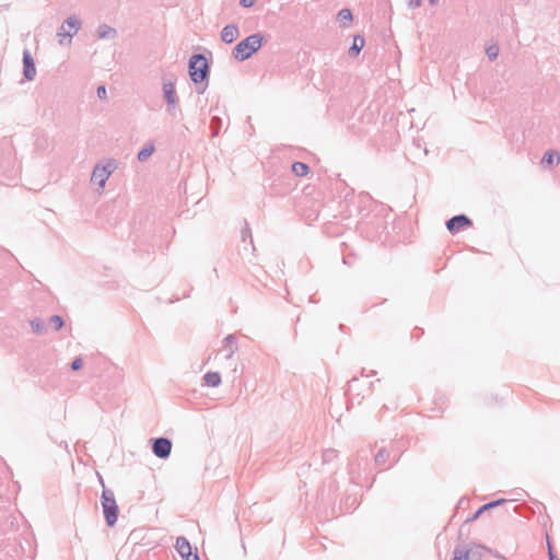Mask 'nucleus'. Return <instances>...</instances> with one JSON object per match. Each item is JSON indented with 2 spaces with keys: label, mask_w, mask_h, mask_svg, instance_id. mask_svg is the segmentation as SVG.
<instances>
[{
  "label": "nucleus",
  "mask_w": 560,
  "mask_h": 560,
  "mask_svg": "<svg viewBox=\"0 0 560 560\" xmlns=\"http://www.w3.org/2000/svg\"><path fill=\"white\" fill-rule=\"evenodd\" d=\"M101 503L105 516L106 524L114 526L118 517V505L116 503L115 494L110 489H103Z\"/></svg>",
  "instance_id": "obj_1"
},
{
  "label": "nucleus",
  "mask_w": 560,
  "mask_h": 560,
  "mask_svg": "<svg viewBox=\"0 0 560 560\" xmlns=\"http://www.w3.org/2000/svg\"><path fill=\"white\" fill-rule=\"evenodd\" d=\"M262 38L257 35H250L244 40L240 42L234 48V57L238 60L249 58L261 46Z\"/></svg>",
  "instance_id": "obj_2"
},
{
  "label": "nucleus",
  "mask_w": 560,
  "mask_h": 560,
  "mask_svg": "<svg viewBox=\"0 0 560 560\" xmlns=\"http://www.w3.org/2000/svg\"><path fill=\"white\" fill-rule=\"evenodd\" d=\"M208 71L207 59L202 55H195L189 62V75L195 83L205 80Z\"/></svg>",
  "instance_id": "obj_3"
},
{
  "label": "nucleus",
  "mask_w": 560,
  "mask_h": 560,
  "mask_svg": "<svg viewBox=\"0 0 560 560\" xmlns=\"http://www.w3.org/2000/svg\"><path fill=\"white\" fill-rule=\"evenodd\" d=\"M483 550L481 546H472L470 548L456 547L452 560H481Z\"/></svg>",
  "instance_id": "obj_4"
},
{
  "label": "nucleus",
  "mask_w": 560,
  "mask_h": 560,
  "mask_svg": "<svg viewBox=\"0 0 560 560\" xmlns=\"http://www.w3.org/2000/svg\"><path fill=\"white\" fill-rule=\"evenodd\" d=\"M172 451V441L167 438H156L152 440V452L153 454L161 458H168Z\"/></svg>",
  "instance_id": "obj_5"
},
{
  "label": "nucleus",
  "mask_w": 560,
  "mask_h": 560,
  "mask_svg": "<svg viewBox=\"0 0 560 560\" xmlns=\"http://www.w3.org/2000/svg\"><path fill=\"white\" fill-rule=\"evenodd\" d=\"M470 225L471 220L464 214L456 215L446 222V228L451 233L459 232Z\"/></svg>",
  "instance_id": "obj_6"
},
{
  "label": "nucleus",
  "mask_w": 560,
  "mask_h": 560,
  "mask_svg": "<svg viewBox=\"0 0 560 560\" xmlns=\"http://www.w3.org/2000/svg\"><path fill=\"white\" fill-rule=\"evenodd\" d=\"M80 27V22L74 18H69L66 23L61 26L59 36L60 37H72Z\"/></svg>",
  "instance_id": "obj_7"
},
{
  "label": "nucleus",
  "mask_w": 560,
  "mask_h": 560,
  "mask_svg": "<svg viewBox=\"0 0 560 560\" xmlns=\"http://www.w3.org/2000/svg\"><path fill=\"white\" fill-rule=\"evenodd\" d=\"M222 350L226 352L225 358L231 359L238 350L237 337L235 335L226 336L223 340Z\"/></svg>",
  "instance_id": "obj_8"
},
{
  "label": "nucleus",
  "mask_w": 560,
  "mask_h": 560,
  "mask_svg": "<svg viewBox=\"0 0 560 560\" xmlns=\"http://www.w3.org/2000/svg\"><path fill=\"white\" fill-rule=\"evenodd\" d=\"M110 170H108L106 166H100L97 165L92 174V180L100 185V187H104L105 182L107 180L108 176L110 175Z\"/></svg>",
  "instance_id": "obj_9"
},
{
  "label": "nucleus",
  "mask_w": 560,
  "mask_h": 560,
  "mask_svg": "<svg viewBox=\"0 0 560 560\" xmlns=\"http://www.w3.org/2000/svg\"><path fill=\"white\" fill-rule=\"evenodd\" d=\"M24 75L27 80H33L36 74L34 60L28 51L23 55Z\"/></svg>",
  "instance_id": "obj_10"
},
{
  "label": "nucleus",
  "mask_w": 560,
  "mask_h": 560,
  "mask_svg": "<svg viewBox=\"0 0 560 560\" xmlns=\"http://www.w3.org/2000/svg\"><path fill=\"white\" fill-rule=\"evenodd\" d=\"M175 548L180 557L189 558L191 557V546L189 541L185 537H178L176 539Z\"/></svg>",
  "instance_id": "obj_11"
},
{
  "label": "nucleus",
  "mask_w": 560,
  "mask_h": 560,
  "mask_svg": "<svg viewBox=\"0 0 560 560\" xmlns=\"http://www.w3.org/2000/svg\"><path fill=\"white\" fill-rule=\"evenodd\" d=\"M221 37L225 43H233L238 37L237 27L234 25L225 26L222 31Z\"/></svg>",
  "instance_id": "obj_12"
},
{
  "label": "nucleus",
  "mask_w": 560,
  "mask_h": 560,
  "mask_svg": "<svg viewBox=\"0 0 560 560\" xmlns=\"http://www.w3.org/2000/svg\"><path fill=\"white\" fill-rule=\"evenodd\" d=\"M503 502H505L504 499H499V500H495V501H492V502H489L487 504H483L482 506H480L469 518L468 521H474V520H477L482 513H485V511H488L494 506H498L500 504H502Z\"/></svg>",
  "instance_id": "obj_13"
},
{
  "label": "nucleus",
  "mask_w": 560,
  "mask_h": 560,
  "mask_svg": "<svg viewBox=\"0 0 560 560\" xmlns=\"http://www.w3.org/2000/svg\"><path fill=\"white\" fill-rule=\"evenodd\" d=\"M164 96L168 104L175 105L176 97H175V88L173 83H164L163 85Z\"/></svg>",
  "instance_id": "obj_14"
},
{
  "label": "nucleus",
  "mask_w": 560,
  "mask_h": 560,
  "mask_svg": "<svg viewBox=\"0 0 560 560\" xmlns=\"http://www.w3.org/2000/svg\"><path fill=\"white\" fill-rule=\"evenodd\" d=\"M203 380L206 384L211 387H217L221 384V376L218 372L206 373Z\"/></svg>",
  "instance_id": "obj_15"
},
{
  "label": "nucleus",
  "mask_w": 560,
  "mask_h": 560,
  "mask_svg": "<svg viewBox=\"0 0 560 560\" xmlns=\"http://www.w3.org/2000/svg\"><path fill=\"white\" fill-rule=\"evenodd\" d=\"M560 161V155L558 152L556 151H548L542 160H541V163L545 164V165H549V166H552L555 164H558Z\"/></svg>",
  "instance_id": "obj_16"
},
{
  "label": "nucleus",
  "mask_w": 560,
  "mask_h": 560,
  "mask_svg": "<svg viewBox=\"0 0 560 560\" xmlns=\"http://www.w3.org/2000/svg\"><path fill=\"white\" fill-rule=\"evenodd\" d=\"M390 456V453L385 448L381 447L375 455L374 462L376 466H383L386 464Z\"/></svg>",
  "instance_id": "obj_17"
},
{
  "label": "nucleus",
  "mask_w": 560,
  "mask_h": 560,
  "mask_svg": "<svg viewBox=\"0 0 560 560\" xmlns=\"http://www.w3.org/2000/svg\"><path fill=\"white\" fill-rule=\"evenodd\" d=\"M292 172H293L296 176H306V175L310 173V167H308L305 163H302V162H295V163L292 165Z\"/></svg>",
  "instance_id": "obj_18"
},
{
  "label": "nucleus",
  "mask_w": 560,
  "mask_h": 560,
  "mask_svg": "<svg viewBox=\"0 0 560 560\" xmlns=\"http://www.w3.org/2000/svg\"><path fill=\"white\" fill-rule=\"evenodd\" d=\"M364 46V38L361 36H354L352 46L350 47V54L352 55H359V52L362 50Z\"/></svg>",
  "instance_id": "obj_19"
},
{
  "label": "nucleus",
  "mask_w": 560,
  "mask_h": 560,
  "mask_svg": "<svg viewBox=\"0 0 560 560\" xmlns=\"http://www.w3.org/2000/svg\"><path fill=\"white\" fill-rule=\"evenodd\" d=\"M31 327H32V330L38 335L45 334L47 330L45 323L39 318L32 319Z\"/></svg>",
  "instance_id": "obj_20"
},
{
  "label": "nucleus",
  "mask_w": 560,
  "mask_h": 560,
  "mask_svg": "<svg viewBox=\"0 0 560 560\" xmlns=\"http://www.w3.org/2000/svg\"><path fill=\"white\" fill-rule=\"evenodd\" d=\"M338 21L343 25H349L352 22V13L349 9H342L338 13Z\"/></svg>",
  "instance_id": "obj_21"
},
{
  "label": "nucleus",
  "mask_w": 560,
  "mask_h": 560,
  "mask_svg": "<svg viewBox=\"0 0 560 560\" xmlns=\"http://www.w3.org/2000/svg\"><path fill=\"white\" fill-rule=\"evenodd\" d=\"M49 323L54 326L55 330H59L65 325V322L61 316L59 315H52L49 318Z\"/></svg>",
  "instance_id": "obj_22"
},
{
  "label": "nucleus",
  "mask_w": 560,
  "mask_h": 560,
  "mask_svg": "<svg viewBox=\"0 0 560 560\" xmlns=\"http://www.w3.org/2000/svg\"><path fill=\"white\" fill-rule=\"evenodd\" d=\"M154 151V147L153 145H148L145 148H143L139 153H138V159L140 161H144L147 160Z\"/></svg>",
  "instance_id": "obj_23"
},
{
  "label": "nucleus",
  "mask_w": 560,
  "mask_h": 560,
  "mask_svg": "<svg viewBox=\"0 0 560 560\" xmlns=\"http://www.w3.org/2000/svg\"><path fill=\"white\" fill-rule=\"evenodd\" d=\"M498 54H499V47L497 45H492L487 48V55L490 59L497 58Z\"/></svg>",
  "instance_id": "obj_24"
},
{
  "label": "nucleus",
  "mask_w": 560,
  "mask_h": 560,
  "mask_svg": "<svg viewBox=\"0 0 560 560\" xmlns=\"http://www.w3.org/2000/svg\"><path fill=\"white\" fill-rule=\"evenodd\" d=\"M82 365H83V361H82V359H81V358H77V359H74V360L72 361V363H71V369H72L73 371H78V370H80V369L82 368Z\"/></svg>",
  "instance_id": "obj_25"
},
{
  "label": "nucleus",
  "mask_w": 560,
  "mask_h": 560,
  "mask_svg": "<svg viewBox=\"0 0 560 560\" xmlns=\"http://www.w3.org/2000/svg\"><path fill=\"white\" fill-rule=\"evenodd\" d=\"M97 95H98L101 98H103V97H105V96H106V89H105V86H103V85H102V86H100V88L97 89Z\"/></svg>",
  "instance_id": "obj_26"
},
{
  "label": "nucleus",
  "mask_w": 560,
  "mask_h": 560,
  "mask_svg": "<svg viewBox=\"0 0 560 560\" xmlns=\"http://www.w3.org/2000/svg\"><path fill=\"white\" fill-rule=\"evenodd\" d=\"M256 0H241V3L246 7V8H249L252 7L254 3H255Z\"/></svg>",
  "instance_id": "obj_27"
},
{
  "label": "nucleus",
  "mask_w": 560,
  "mask_h": 560,
  "mask_svg": "<svg viewBox=\"0 0 560 560\" xmlns=\"http://www.w3.org/2000/svg\"><path fill=\"white\" fill-rule=\"evenodd\" d=\"M409 4L411 7H418L420 4V0H409Z\"/></svg>",
  "instance_id": "obj_28"
},
{
  "label": "nucleus",
  "mask_w": 560,
  "mask_h": 560,
  "mask_svg": "<svg viewBox=\"0 0 560 560\" xmlns=\"http://www.w3.org/2000/svg\"><path fill=\"white\" fill-rule=\"evenodd\" d=\"M180 299L179 295H176V296H173V298H170L167 300H165L166 302H170V303H173L174 301H178Z\"/></svg>",
  "instance_id": "obj_29"
},
{
  "label": "nucleus",
  "mask_w": 560,
  "mask_h": 560,
  "mask_svg": "<svg viewBox=\"0 0 560 560\" xmlns=\"http://www.w3.org/2000/svg\"><path fill=\"white\" fill-rule=\"evenodd\" d=\"M185 559H186V560H200V559H199V556H198L197 553H194V555L191 553V557H189V558H185Z\"/></svg>",
  "instance_id": "obj_30"
},
{
  "label": "nucleus",
  "mask_w": 560,
  "mask_h": 560,
  "mask_svg": "<svg viewBox=\"0 0 560 560\" xmlns=\"http://www.w3.org/2000/svg\"><path fill=\"white\" fill-rule=\"evenodd\" d=\"M108 33H114V30H112V28H107L106 31H104V32L102 33V36H105V35H107Z\"/></svg>",
  "instance_id": "obj_31"
},
{
  "label": "nucleus",
  "mask_w": 560,
  "mask_h": 560,
  "mask_svg": "<svg viewBox=\"0 0 560 560\" xmlns=\"http://www.w3.org/2000/svg\"><path fill=\"white\" fill-rule=\"evenodd\" d=\"M357 381H358V378H357V377H353V378L350 381V385H351L352 383L357 382Z\"/></svg>",
  "instance_id": "obj_32"
},
{
  "label": "nucleus",
  "mask_w": 560,
  "mask_h": 560,
  "mask_svg": "<svg viewBox=\"0 0 560 560\" xmlns=\"http://www.w3.org/2000/svg\"><path fill=\"white\" fill-rule=\"evenodd\" d=\"M343 327H345V326H343L342 324H340V325H339V329H341V330H342V329H343Z\"/></svg>",
  "instance_id": "obj_33"
},
{
  "label": "nucleus",
  "mask_w": 560,
  "mask_h": 560,
  "mask_svg": "<svg viewBox=\"0 0 560 560\" xmlns=\"http://www.w3.org/2000/svg\"><path fill=\"white\" fill-rule=\"evenodd\" d=\"M438 0H431L432 3L436 2Z\"/></svg>",
  "instance_id": "obj_34"
}]
</instances>
